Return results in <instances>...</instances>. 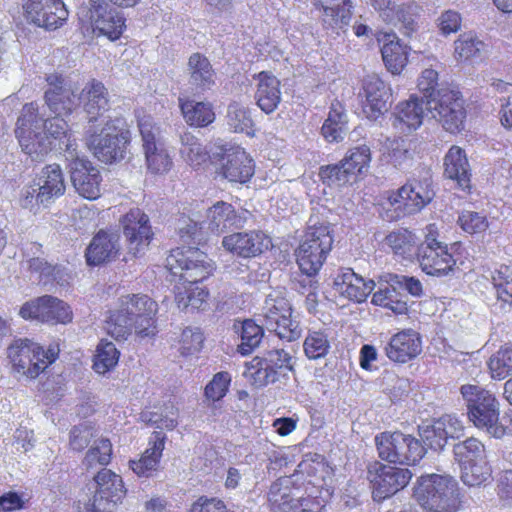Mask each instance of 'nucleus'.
<instances>
[{
	"label": "nucleus",
	"instance_id": "f257e3e1",
	"mask_svg": "<svg viewBox=\"0 0 512 512\" xmlns=\"http://www.w3.org/2000/svg\"><path fill=\"white\" fill-rule=\"evenodd\" d=\"M38 105L34 102L25 104L18 116L15 135L22 151L34 161L41 160L58 141L59 149L68 155L66 144L70 141L76 149L75 141L68 135V124L62 117L47 120L39 115Z\"/></svg>",
	"mask_w": 512,
	"mask_h": 512
},
{
	"label": "nucleus",
	"instance_id": "f03ea898",
	"mask_svg": "<svg viewBox=\"0 0 512 512\" xmlns=\"http://www.w3.org/2000/svg\"><path fill=\"white\" fill-rule=\"evenodd\" d=\"M157 303L147 295L122 296L119 307L105 321L106 332L116 340H126L132 332L144 338L156 333Z\"/></svg>",
	"mask_w": 512,
	"mask_h": 512
},
{
	"label": "nucleus",
	"instance_id": "7ed1b4c3",
	"mask_svg": "<svg viewBox=\"0 0 512 512\" xmlns=\"http://www.w3.org/2000/svg\"><path fill=\"white\" fill-rule=\"evenodd\" d=\"M459 391L475 427L495 438L505 435L506 429L499 423V402L491 391L477 384H464Z\"/></svg>",
	"mask_w": 512,
	"mask_h": 512
},
{
	"label": "nucleus",
	"instance_id": "20e7f679",
	"mask_svg": "<svg viewBox=\"0 0 512 512\" xmlns=\"http://www.w3.org/2000/svg\"><path fill=\"white\" fill-rule=\"evenodd\" d=\"M458 484L449 475L421 476L414 489V497L426 512H456Z\"/></svg>",
	"mask_w": 512,
	"mask_h": 512
},
{
	"label": "nucleus",
	"instance_id": "39448f33",
	"mask_svg": "<svg viewBox=\"0 0 512 512\" xmlns=\"http://www.w3.org/2000/svg\"><path fill=\"white\" fill-rule=\"evenodd\" d=\"M332 245V230L327 223L309 225L295 250L301 272L306 276H315L323 266Z\"/></svg>",
	"mask_w": 512,
	"mask_h": 512
},
{
	"label": "nucleus",
	"instance_id": "423d86ee",
	"mask_svg": "<svg viewBox=\"0 0 512 512\" xmlns=\"http://www.w3.org/2000/svg\"><path fill=\"white\" fill-rule=\"evenodd\" d=\"M59 349L50 347L44 350L37 343L25 338L16 339L8 347V357L14 370L28 378H36L58 356Z\"/></svg>",
	"mask_w": 512,
	"mask_h": 512
},
{
	"label": "nucleus",
	"instance_id": "0eeeda50",
	"mask_svg": "<svg viewBox=\"0 0 512 512\" xmlns=\"http://www.w3.org/2000/svg\"><path fill=\"white\" fill-rule=\"evenodd\" d=\"M103 125H90L85 133L89 150L104 163H112L124 158L128 138L112 120Z\"/></svg>",
	"mask_w": 512,
	"mask_h": 512
},
{
	"label": "nucleus",
	"instance_id": "6e6552de",
	"mask_svg": "<svg viewBox=\"0 0 512 512\" xmlns=\"http://www.w3.org/2000/svg\"><path fill=\"white\" fill-rule=\"evenodd\" d=\"M375 444L379 457L390 463L414 465L425 454L418 439L400 431L380 433L375 437Z\"/></svg>",
	"mask_w": 512,
	"mask_h": 512
},
{
	"label": "nucleus",
	"instance_id": "1a4fd4ad",
	"mask_svg": "<svg viewBox=\"0 0 512 512\" xmlns=\"http://www.w3.org/2000/svg\"><path fill=\"white\" fill-rule=\"evenodd\" d=\"M77 15L83 28L98 31L112 40L118 39L125 28L123 15L105 0H90L79 7Z\"/></svg>",
	"mask_w": 512,
	"mask_h": 512
},
{
	"label": "nucleus",
	"instance_id": "9d476101",
	"mask_svg": "<svg viewBox=\"0 0 512 512\" xmlns=\"http://www.w3.org/2000/svg\"><path fill=\"white\" fill-rule=\"evenodd\" d=\"M138 129L147 170L152 174H165L172 167L160 126L150 115L138 116Z\"/></svg>",
	"mask_w": 512,
	"mask_h": 512
},
{
	"label": "nucleus",
	"instance_id": "9b49d317",
	"mask_svg": "<svg viewBox=\"0 0 512 512\" xmlns=\"http://www.w3.org/2000/svg\"><path fill=\"white\" fill-rule=\"evenodd\" d=\"M166 267L171 274L190 284L203 281L214 269L207 254L193 247L172 250L166 258Z\"/></svg>",
	"mask_w": 512,
	"mask_h": 512
},
{
	"label": "nucleus",
	"instance_id": "f8f14e48",
	"mask_svg": "<svg viewBox=\"0 0 512 512\" xmlns=\"http://www.w3.org/2000/svg\"><path fill=\"white\" fill-rule=\"evenodd\" d=\"M244 375L253 385L263 387L274 383L279 375L292 370V357L284 349H273L255 356L245 364Z\"/></svg>",
	"mask_w": 512,
	"mask_h": 512
},
{
	"label": "nucleus",
	"instance_id": "ddd939ff",
	"mask_svg": "<svg viewBox=\"0 0 512 512\" xmlns=\"http://www.w3.org/2000/svg\"><path fill=\"white\" fill-rule=\"evenodd\" d=\"M435 196L431 170L420 168L409 178L397 193L389 197L392 205H403L405 212L412 214L429 204Z\"/></svg>",
	"mask_w": 512,
	"mask_h": 512
},
{
	"label": "nucleus",
	"instance_id": "4468645a",
	"mask_svg": "<svg viewBox=\"0 0 512 512\" xmlns=\"http://www.w3.org/2000/svg\"><path fill=\"white\" fill-rule=\"evenodd\" d=\"M263 325L281 340L295 341L301 337L299 322L292 318V308L283 297L268 296L262 309Z\"/></svg>",
	"mask_w": 512,
	"mask_h": 512
},
{
	"label": "nucleus",
	"instance_id": "2eb2a0df",
	"mask_svg": "<svg viewBox=\"0 0 512 512\" xmlns=\"http://www.w3.org/2000/svg\"><path fill=\"white\" fill-rule=\"evenodd\" d=\"M432 117L442 123L443 128L456 133L464 128L466 110L460 92L449 88L437 90V98L427 100Z\"/></svg>",
	"mask_w": 512,
	"mask_h": 512
},
{
	"label": "nucleus",
	"instance_id": "dca6fc26",
	"mask_svg": "<svg viewBox=\"0 0 512 512\" xmlns=\"http://www.w3.org/2000/svg\"><path fill=\"white\" fill-rule=\"evenodd\" d=\"M66 150L73 187L80 196L89 200L97 199L100 196L102 181L99 170L87 159L80 158L70 141L66 144Z\"/></svg>",
	"mask_w": 512,
	"mask_h": 512
},
{
	"label": "nucleus",
	"instance_id": "f3484780",
	"mask_svg": "<svg viewBox=\"0 0 512 512\" xmlns=\"http://www.w3.org/2000/svg\"><path fill=\"white\" fill-rule=\"evenodd\" d=\"M417 261L424 273L435 277L450 276L455 271L456 260L448 250V245L427 236L417 246Z\"/></svg>",
	"mask_w": 512,
	"mask_h": 512
},
{
	"label": "nucleus",
	"instance_id": "a211bd4d",
	"mask_svg": "<svg viewBox=\"0 0 512 512\" xmlns=\"http://www.w3.org/2000/svg\"><path fill=\"white\" fill-rule=\"evenodd\" d=\"M19 315L26 320H37L42 323H62L72 321V311L62 300L44 295L24 303Z\"/></svg>",
	"mask_w": 512,
	"mask_h": 512
},
{
	"label": "nucleus",
	"instance_id": "6ab92c4d",
	"mask_svg": "<svg viewBox=\"0 0 512 512\" xmlns=\"http://www.w3.org/2000/svg\"><path fill=\"white\" fill-rule=\"evenodd\" d=\"M121 224L128 252L134 257L143 255L154 236L148 215L139 208H133L122 217Z\"/></svg>",
	"mask_w": 512,
	"mask_h": 512
},
{
	"label": "nucleus",
	"instance_id": "aec40b11",
	"mask_svg": "<svg viewBox=\"0 0 512 512\" xmlns=\"http://www.w3.org/2000/svg\"><path fill=\"white\" fill-rule=\"evenodd\" d=\"M22 7L30 23L47 30L57 29L68 17L62 0H22Z\"/></svg>",
	"mask_w": 512,
	"mask_h": 512
},
{
	"label": "nucleus",
	"instance_id": "412c9836",
	"mask_svg": "<svg viewBox=\"0 0 512 512\" xmlns=\"http://www.w3.org/2000/svg\"><path fill=\"white\" fill-rule=\"evenodd\" d=\"M221 153H213L220 158L221 173L230 182L245 183L254 174L252 158L239 146H223Z\"/></svg>",
	"mask_w": 512,
	"mask_h": 512
},
{
	"label": "nucleus",
	"instance_id": "4be33fe9",
	"mask_svg": "<svg viewBox=\"0 0 512 512\" xmlns=\"http://www.w3.org/2000/svg\"><path fill=\"white\" fill-rule=\"evenodd\" d=\"M363 95L366 99L363 111L367 118L376 120L389 110L391 89L375 74L367 75L363 80Z\"/></svg>",
	"mask_w": 512,
	"mask_h": 512
},
{
	"label": "nucleus",
	"instance_id": "5701e85b",
	"mask_svg": "<svg viewBox=\"0 0 512 512\" xmlns=\"http://www.w3.org/2000/svg\"><path fill=\"white\" fill-rule=\"evenodd\" d=\"M412 473L407 468L391 466L381 467L379 473L371 480L372 496L375 501H383L407 486Z\"/></svg>",
	"mask_w": 512,
	"mask_h": 512
},
{
	"label": "nucleus",
	"instance_id": "b1692460",
	"mask_svg": "<svg viewBox=\"0 0 512 512\" xmlns=\"http://www.w3.org/2000/svg\"><path fill=\"white\" fill-rule=\"evenodd\" d=\"M270 240L259 231L237 232L227 235L222 246L228 252L243 258L256 257L268 249Z\"/></svg>",
	"mask_w": 512,
	"mask_h": 512
},
{
	"label": "nucleus",
	"instance_id": "393cba45",
	"mask_svg": "<svg viewBox=\"0 0 512 512\" xmlns=\"http://www.w3.org/2000/svg\"><path fill=\"white\" fill-rule=\"evenodd\" d=\"M78 100L83 103L89 123H94L99 119H101V123L108 120L104 114L110 109L109 93L102 82L95 79L89 81L82 89Z\"/></svg>",
	"mask_w": 512,
	"mask_h": 512
},
{
	"label": "nucleus",
	"instance_id": "a878e982",
	"mask_svg": "<svg viewBox=\"0 0 512 512\" xmlns=\"http://www.w3.org/2000/svg\"><path fill=\"white\" fill-rule=\"evenodd\" d=\"M421 350L420 335L412 329L396 333L384 347L386 356L397 363H406L412 360L420 354Z\"/></svg>",
	"mask_w": 512,
	"mask_h": 512
},
{
	"label": "nucleus",
	"instance_id": "bb28decb",
	"mask_svg": "<svg viewBox=\"0 0 512 512\" xmlns=\"http://www.w3.org/2000/svg\"><path fill=\"white\" fill-rule=\"evenodd\" d=\"M374 287L373 280L366 281L351 268H341L334 279L336 292L358 303L365 301Z\"/></svg>",
	"mask_w": 512,
	"mask_h": 512
},
{
	"label": "nucleus",
	"instance_id": "cd10ccee",
	"mask_svg": "<svg viewBox=\"0 0 512 512\" xmlns=\"http://www.w3.org/2000/svg\"><path fill=\"white\" fill-rule=\"evenodd\" d=\"M120 247L118 233L100 230L86 249V261L94 266L113 261L118 256Z\"/></svg>",
	"mask_w": 512,
	"mask_h": 512
},
{
	"label": "nucleus",
	"instance_id": "c85d7f7f",
	"mask_svg": "<svg viewBox=\"0 0 512 512\" xmlns=\"http://www.w3.org/2000/svg\"><path fill=\"white\" fill-rule=\"evenodd\" d=\"M43 254L42 245L36 242L28 243L23 250L22 267L34 283L47 284L54 277L56 267L43 258Z\"/></svg>",
	"mask_w": 512,
	"mask_h": 512
},
{
	"label": "nucleus",
	"instance_id": "c756f323",
	"mask_svg": "<svg viewBox=\"0 0 512 512\" xmlns=\"http://www.w3.org/2000/svg\"><path fill=\"white\" fill-rule=\"evenodd\" d=\"M258 81L254 98L257 106L266 114L274 112L281 102L280 80L270 72L255 75Z\"/></svg>",
	"mask_w": 512,
	"mask_h": 512
},
{
	"label": "nucleus",
	"instance_id": "7c9ffc66",
	"mask_svg": "<svg viewBox=\"0 0 512 512\" xmlns=\"http://www.w3.org/2000/svg\"><path fill=\"white\" fill-rule=\"evenodd\" d=\"M293 480L289 476L280 477L271 486L268 501L274 512H297L300 494L299 488H293Z\"/></svg>",
	"mask_w": 512,
	"mask_h": 512
},
{
	"label": "nucleus",
	"instance_id": "2f4dec72",
	"mask_svg": "<svg viewBox=\"0 0 512 512\" xmlns=\"http://www.w3.org/2000/svg\"><path fill=\"white\" fill-rule=\"evenodd\" d=\"M165 434L155 431L149 440V447L139 460H131L130 468L139 477H151L157 471L165 446Z\"/></svg>",
	"mask_w": 512,
	"mask_h": 512
},
{
	"label": "nucleus",
	"instance_id": "473e14b6",
	"mask_svg": "<svg viewBox=\"0 0 512 512\" xmlns=\"http://www.w3.org/2000/svg\"><path fill=\"white\" fill-rule=\"evenodd\" d=\"M322 10L321 20L325 28L343 29L350 23L352 3L350 0H318Z\"/></svg>",
	"mask_w": 512,
	"mask_h": 512
},
{
	"label": "nucleus",
	"instance_id": "72a5a7b5",
	"mask_svg": "<svg viewBox=\"0 0 512 512\" xmlns=\"http://www.w3.org/2000/svg\"><path fill=\"white\" fill-rule=\"evenodd\" d=\"M207 223L211 232L220 234L241 227L244 220L231 204L219 201L207 210Z\"/></svg>",
	"mask_w": 512,
	"mask_h": 512
},
{
	"label": "nucleus",
	"instance_id": "f704fd0d",
	"mask_svg": "<svg viewBox=\"0 0 512 512\" xmlns=\"http://www.w3.org/2000/svg\"><path fill=\"white\" fill-rule=\"evenodd\" d=\"M40 191L42 201L51 203L55 198L62 196L65 192V181L62 170L58 164H51L44 167L34 179Z\"/></svg>",
	"mask_w": 512,
	"mask_h": 512
},
{
	"label": "nucleus",
	"instance_id": "c9c22d12",
	"mask_svg": "<svg viewBox=\"0 0 512 512\" xmlns=\"http://www.w3.org/2000/svg\"><path fill=\"white\" fill-rule=\"evenodd\" d=\"M444 175L465 190L470 187V166L465 151L452 146L444 158Z\"/></svg>",
	"mask_w": 512,
	"mask_h": 512
},
{
	"label": "nucleus",
	"instance_id": "e433bc0d",
	"mask_svg": "<svg viewBox=\"0 0 512 512\" xmlns=\"http://www.w3.org/2000/svg\"><path fill=\"white\" fill-rule=\"evenodd\" d=\"M430 113L427 100L423 97L411 95L410 98L398 104L396 108V121L404 124L409 130H416L423 122L424 117Z\"/></svg>",
	"mask_w": 512,
	"mask_h": 512
},
{
	"label": "nucleus",
	"instance_id": "4c0bfd02",
	"mask_svg": "<svg viewBox=\"0 0 512 512\" xmlns=\"http://www.w3.org/2000/svg\"><path fill=\"white\" fill-rule=\"evenodd\" d=\"M383 42L381 54L385 66L392 74H400L407 63V52L394 33H383L378 37Z\"/></svg>",
	"mask_w": 512,
	"mask_h": 512
},
{
	"label": "nucleus",
	"instance_id": "58836bf2",
	"mask_svg": "<svg viewBox=\"0 0 512 512\" xmlns=\"http://www.w3.org/2000/svg\"><path fill=\"white\" fill-rule=\"evenodd\" d=\"M45 102L55 117L69 115L78 105L74 91L66 86H55L45 91Z\"/></svg>",
	"mask_w": 512,
	"mask_h": 512
},
{
	"label": "nucleus",
	"instance_id": "ea45409f",
	"mask_svg": "<svg viewBox=\"0 0 512 512\" xmlns=\"http://www.w3.org/2000/svg\"><path fill=\"white\" fill-rule=\"evenodd\" d=\"M180 155L192 167H200L210 159L207 148L189 131L180 134Z\"/></svg>",
	"mask_w": 512,
	"mask_h": 512
},
{
	"label": "nucleus",
	"instance_id": "a19ab883",
	"mask_svg": "<svg viewBox=\"0 0 512 512\" xmlns=\"http://www.w3.org/2000/svg\"><path fill=\"white\" fill-rule=\"evenodd\" d=\"M180 108L187 124L195 127H205L215 119V113L208 102L179 99Z\"/></svg>",
	"mask_w": 512,
	"mask_h": 512
},
{
	"label": "nucleus",
	"instance_id": "79ce46f5",
	"mask_svg": "<svg viewBox=\"0 0 512 512\" xmlns=\"http://www.w3.org/2000/svg\"><path fill=\"white\" fill-rule=\"evenodd\" d=\"M190 84L196 89L206 90L214 84V72L209 60L199 53L190 56L188 61Z\"/></svg>",
	"mask_w": 512,
	"mask_h": 512
},
{
	"label": "nucleus",
	"instance_id": "37998d69",
	"mask_svg": "<svg viewBox=\"0 0 512 512\" xmlns=\"http://www.w3.org/2000/svg\"><path fill=\"white\" fill-rule=\"evenodd\" d=\"M333 492L326 487L308 485L305 495L300 492L297 496L299 502L297 512H320L332 497Z\"/></svg>",
	"mask_w": 512,
	"mask_h": 512
},
{
	"label": "nucleus",
	"instance_id": "c03bdc74",
	"mask_svg": "<svg viewBox=\"0 0 512 512\" xmlns=\"http://www.w3.org/2000/svg\"><path fill=\"white\" fill-rule=\"evenodd\" d=\"M226 124L235 133H245L252 136L254 121L248 106L238 102L229 104L226 114Z\"/></svg>",
	"mask_w": 512,
	"mask_h": 512
},
{
	"label": "nucleus",
	"instance_id": "a18cd8bd",
	"mask_svg": "<svg viewBox=\"0 0 512 512\" xmlns=\"http://www.w3.org/2000/svg\"><path fill=\"white\" fill-rule=\"evenodd\" d=\"M234 328L240 332L241 344L238 351L242 355H247L258 347L264 336V325H258L251 319H246L239 325L235 324Z\"/></svg>",
	"mask_w": 512,
	"mask_h": 512
},
{
	"label": "nucleus",
	"instance_id": "49530a36",
	"mask_svg": "<svg viewBox=\"0 0 512 512\" xmlns=\"http://www.w3.org/2000/svg\"><path fill=\"white\" fill-rule=\"evenodd\" d=\"M386 244L396 255L405 259H412L416 256L417 238L408 230L393 231L386 237Z\"/></svg>",
	"mask_w": 512,
	"mask_h": 512
},
{
	"label": "nucleus",
	"instance_id": "de8ad7c7",
	"mask_svg": "<svg viewBox=\"0 0 512 512\" xmlns=\"http://www.w3.org/2000/svg\"><path fill=\"white\" fill-rule=\"evenodd\" d=\"M418 12L419 6L413 2L396 5L393 9L394 19L386 23L398 27L406 36H410L417 29Z\"/></svg>",
	"mask_w": 512,
	"mask_h": 512
},
{
	"label": "nucleus",
	"instance_id": "09e8293b",
	"mask_svg": "<svg viewBox=\"0 0 512 512\" xmlns=\"http://www.w3.org/2000/svg\"><path fill=\"white\" fill-rule=\"evenodd\" d=\"M453 453L460 466L485 459L484 445L474 437L455 444Z\"/></svg>",
	"mask_w": 512,
	"mask_h": 512
},
{
	"label": "nucleus",
	"instance_id": "8fccbe9b",
	"mask_svg": "<svg viewBox=\"0 0 512 512\" xmlns=\"http://www.w3.org/2000/svg\"><path fill=\"white\" fill-rule=\"evenodd\" d=\"M454 54L458 61L481 59L486 45L472 35H461L454 43Z\"/></svg>",
	"mask_w": 512,
	"mask_h": 512
},
{
	"label": "nucleus",
	"instance_id": "3c124183",
	"mask_svg": "<svg viewBox=\"0 0 512 512\" xmlns=\"http://www.w3.org/2000/svg\"><path fill=\"white\" fill-rule=\"evenodd\" d=\"M319 177L328 186L341 187L355 180V175L350 168L341 160L338 164L322 166Z\"/></svg>",
	"mask_w": 512,
	"mask_h": 512
},
{
	"label": "nucleus",
	"instance_id": "603ef678",
	"mask_svg": "<svg viewBox=\"0 0 512 512\" xmlns=\"http://www.w3.org/2000/svg\"><path fill=\"white\" fill-rule=\"evenodd\" d=\"M112 455V444L107 438H100L94 441L83 460L87 470L109 464Z\"/></svg>",
	"mask_w": 512,
	"mask_h": 512
},
{
	"label": "nucleus",
	"instance_id": "864d4df0",
	"mask_svg": "<svg viewBox=\"0 0 512 512\" xmlns=\"http://www.w3.org/2000/svg\"><path fill=\"white\" fill-rule=\"evenodd\" d=\"M92 486L106 495H114V492L119 493L120 500L123 499L126 493L122 478L106 468H102L97 473Z\"/></svg>",
	"mask_w": 512,
	"mask_h": 512
},
{
	"label": "nucleus",
	"instance_id": "5fc2aeb1",
	"mask_svg": "<svg viewBox=\"0 0 512 512\" xmlns=\"http://www.w3.org/2000/svg\"><path fill=\"white\" fill-rule=\"evenodd\" d=\"M119 355V351L112 342L101 341L94 357V370L98 374H105L117 365Z\"/></svg>",
	"mask_w": 512,
	"mask_h": 512
},
{
	"label": "nucleus",
	"instance_id": "6e6d98bb",
	"mask_svg": "<svg viewBox=\"0 0 512 512\" xmlns=\"http://www.w3.org/2000/svg\"><path fill=\"white\" fill-rule=\"evenodd\" d=\"M491 470L485 459L461 466V480L469 486H479L490 477Z\"/></svg>",
	"mask_w": 512,
	"mask_h": 512
},
{
	"label": "nucleus",
	"instance_id": "4d7b16f0",
	"mask_svg": "<svg viewBox=\"0 0 512 512\" xmlns=\"http://www.w3.org/2000/svg\"><path fill=\"white\" fill-rule=\"evenodd\" d=\"M303 348L305 355L311 360L324 358L330 350L328 336L322 331L309 332Z\"/></svg>",
	"mask_w": 512,
	"mask_h": 512
},
{
	"label": "nucleus",
	"instance_id": "13d9d810",
	"mask_svg": "<svg viewBox=\"0 0 512 512\" xmlns=\"http://www.w3.org/2000/svg\"><path fill=\"white\" fill-rule=\"evenodd\" d=\"M389 160L396 168H404L410 164L415 152V145L410 140L396 139L391 142Z\"/></svg>",
	"mask_w": 512,
	"mask_h": 512
},
{
	"label": "nucleus",
	"instance_id": "bf43d9fd",
	"mask_svg": "<svg viewBox=\"0 0 512 512\" xmlns=\"http://www.w3.org/2000/svg\"><path fill=\"white\" fill-rule=\"evenodd\" d=\"M488 367L494 379L502 380L512 374V348L500 349L491 356Z\"/></svg>",
	"mask_w": 512,
	"mask_h": 512
},
{
	"label": "nucleus",
	"instance_id": "052dcab7",
	"mask_svg": "<svg viewBox=\"0 0 512 512\" xmlns=\"http://www.w3.org/2000/svg\"><path fill=\"white\" fill-rule=\"evenodd\" d=\"M492 282L496 290L498 300L505 304L512 303V269L501 266L492 274Z\"/></svg>",
	"mask_w": 512,
	"mask_h": 512
},
{
	"label": "nucleus",
	"instance_id": "680f3d73",
	"mask_svg": "<svg viewBox=\"0 0 512 512\" xmlns=\"http://www.w3.org/2000/svg\"><path fill=\"white\" fill-rule=\"evenodd\" d=\"M345 164L350 168L351 172L356 176L367 168L371 161V151L366 145L357 146L349 150L343 159Z\"/></svg>",
	"mask_w": 512,
	"mask_h": 512
},
{
	"label": "nucleus",
	"instance_id": "e2e57ef3",
	"mask_svg": "<svg viewBox=\"0 0 512 512\" xmlns=\"http://www.w3.org/2000/svg\"><path fill=\"white\" fill-rule=\"evenodd\" d=\"M420 436L423 442L434 450H441L447 444V437L437 419L431 424L420 427Z\"/></svg>",
	"mask_w": 512,
	"mask_h": 512
},
{
	"label": "nucleus",
	"instance_id": "0e129e2a",
	"mask_svg": "<svg viewBox=\"0 0 512 512\" xmlns=\"http://www.w3.org/2000/svg\"><path fill=\"white\" fill-rule=\"evenodd\" d=\"M438 66L439 63L435 62V65L425 68L418 79V88L423 93L422 97L426 100L437 98V90L435 88L438 86Z\"/></svg>",
	"mask_w": 512,
	"mask_h": 512
},
{
	"label": "nucleus",
	"instance_id": "69168bd1",
	"mask_svg": "<svg viewBox=\"0 0 512 512\" xmlns=\"http://www.w3.org/2000/svg\"><path fill=\"white\" fill-rule=\"evenodd\" d=\"M458 223L469 234L481 233L488 228L486 217L474 211H463L458 217Z\"/></svg>",
	"mask_w": 512,
	"mask_h": 512
},
{
	"label": "nucleus",
	"instance_id": "338daca9",
	"mask_svg": "<svg viewBox=\"0 0 512 512\" xmlns=\"http://www.w3.org/2000/svg\"><path fill=\"white\" fill-rule=\"evenodd\" d=\"M230 382L231 377L228 372L215 374L205 387V396L212 401L222 399L226 395Z\"/></svg>",
	"mask_w": 512,
	"mask_h": 512
},
{
	"label": "nucleus",
	"instance_id": "774afa93",
	"mask_svg": "<svg viewBox=\"0 0 512 512\" xmlns=\"http://www.w3.org/2000/svg\"><path fill=\"white\" fill-rule=\"evenodd\" d=\"M95 437L94 428L86 423L73 427L70 432V446L75 451H82Z\"/></svg>",
	"mask_w": 512,
	"mask_h": 512
}]
</instances>
